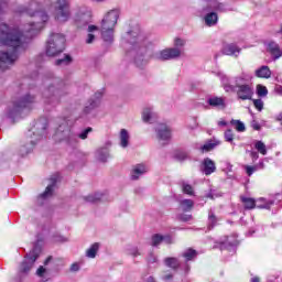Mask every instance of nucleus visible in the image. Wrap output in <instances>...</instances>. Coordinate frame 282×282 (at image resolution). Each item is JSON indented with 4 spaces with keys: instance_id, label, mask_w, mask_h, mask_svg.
<instances>
[{
    "instance_id": "nucleus-1",
    "label": "nucleus",
    "mask_w": 282,
    "mask_h": 282,
    "mask_svg": "<svg viewBox=\"0 0 282 282\" xmlns=\"http://www.w3.org/2000/svg\"><path fill=\"white\" fill-rule=\"evenodd\" d=\"M32 17V21L24 25L23 31L19 28L9 26L6 23L0 24V45L12 47V52H0V69H8V65H13L19 58V47L25 43V39H34L45 23L50 21L47 12L41 10L36 1H31L26 8L20 10Z\"/></svg>"
},
{
    "instance_id": "nucleus-2",
    "label": "nucleus",
    "mask_w": 282,
    "mask_h": 282,
    "mask_svg": "<svg viewBox=\"0 0 282 282\" xmlns=\"http://www.w3.org/2000/svg\"><path fill=\"white\" fill-rule=\"evenodd\" d=\"M216 76L220 78L223 83V87L225 91H236L239 100H252V96H254V88L249 84L250 75L242 73L241 75L235 78L236 85H230V79L221 72H217Z\"/></svg>"
},
{
    "instance_id": "nucleus-3",
    "label": "nucleus",
    "mask_w": 282,
    "mask_h": 282,
    "mask_svg": "<svg viewBox=\"0 0 282 282\" xmlns=\"http://www.w3.org/2000/svg\"><path fill=\"white\" fill-rule=\"evenodd\" d=\"M44 90L42 93L43 102L46 107H58L64 96H67L65 82L58 77L44 79Z\"/></svg>"
},
{
    "instance_id": "nucleus-4",
    "label": "nucleus",
    "mask_w": 282,
    "mask_h": 282,
    "mask_svg": "<svg viewBox=\"0 0 282 282\" xmlns=\"http://www.w3.org/2000/svg\"><path fill=\"white\" fill-rule=\"evenodd\" d=\"M118 19H120L119 9H112L104 15L99 26L104 43H113V33L116 32V25H118Z\"/></svg>"
},
{
    "instance_id": "nucleus-5",
    "label": "nucleus",
    "mask_w": 282,
    "mask_h": 282,
    "mask_svg": "<svg viewBox=\"0 0 282 282\" xmlns=\"http://www.w3.org/2000/svg\"><path fill=\"white\" fill-rule=\"evenodd\" d=\"M126 43L132 46V50H140L147 47V35L140 30L139 25L133 26L123 35Z\"/></svg>"
},
{
    "instance_id": "nucleus-6",
    "label": "nucleus",
    "mask_w": 282,
    "mask_h": 282,
    "mask_svg": "<svg viewBox=\"0 0 282 282\" xmlns=\"http://www.w3.org/2000/svg\"><path fill=\"white\" fill-rule=\"evenodd\" d=\"M53 8L54 19L57 23H67L72 19V9L68 0H55Z\"/></svg>"
},
{
    "instance_id": "nucleus-7",
    "label": "nucleus",
    "mask_w": 282,
    "mask_h": 282,
    "mask_svg": "<svg viewBox=\"0 0 282 282\" xmlns=\"http://www.w3.org/2000/svg\"><path fill=\"white\" fill-rule=\"evenodd\" d=\"M65 51V35L61 33L51 34L47 46L46 54L47 56H58V54H63Z\"/></svg>"
},
{
    "instance_id": "nucleus-8",
    "label": "nucleus",
    "mask_w": 282,
    "mask_h": 282,
    "mask_svg": "<svg viewBox=\"0 0 282 282\" xmlns=\"http://www.w3.org/2000/svg\"><path fill=\"white\" fill-rule=\"evenodd\" d=\"M36 102V97L32 94H26L13 102V108L9 111V118L19 116L24 109H32V105Z\"/></svg>"
},
{
    "instance_id": "nucleus-9",
    "label": "nucleus",
    "mask_w": 282,
    "mask_h": 282,
    "mask_svg": "<svg viewBox=\"0 0 282 282\" xmlns=\"http://www.w3.org/2000/svg\"><path fill=\"white\" fill-rule=\"evenodd\" d=\"M55 140H58L59 142H66V144H76L77 137L72 132V128L64 122L59 124L55 132Z\"/></svg>"
},
{
    "instance_id": "nucleus-10",
    "label": "nucleus",
    "mask_w": 282,
    "mask_h": 282,
    "mask_svg": "<svg viewBox=\"0 0 282 282\" xmlns=\"http://www.w3.org/2000/svg\"><path fill=\"white\" fill-rule=\"evenodd\" d=\"M184 55V51L182 48H164L158 53L152 55L154 61H175V58H180Z\"/></svg>"
},
{
    "instance_id": "nucleus-11",
    "label": "nucleus",
    "mask_w": 282,
    "mask_h": 282,
    "mask_svg": "<svg viewBox=\"0 0 282 282\" xmlns=\"http://www.w3.org/2000/svg\"><path fill=\"white\" fill-rule=\"evenodd\" d=\"M239 247V240L235 238L234 240H215L214 249L218 248V250H228V252L232 254H237V248Z\"/></svg>"
},
{
    "instance_id": "nucleus-12",
    "label": "nucleus",
    "mask_w": 282,
    "mask_h": 282,
    "mask_svg": "<svg viewBox=\"0 0 282 282\" xmlns=\"http://www.w3.org/2000/svg\"><path fill=\"white\" fill-rule=\"evenodd\" d=\"M206 7L199 11V18L207 25V28H213V0H203Z\"/></svg>"
},
{
    "instance_id": "nucleus-13",
    "label": "nucleus",
    "mask_w": 282,
    "mask_h": 282,
    "mask_svg": "<svg viewBox=\"0 0 282 282\" xmlns=\"http://www.w3.org/2000/svg\"><path fill=\"white\" fill-rule=\"evenodd\" d=\"M39 259V254L36 252H30L28 257L24 259V261L21 263L19 269L20 276H25L32 268H34V263H36V260Z\"/></svg>"
},
{
    "instance_id": "nucleus-14",
    "label": "nucleus",
    "mask_w": 282,
    "mask_h": 282,
    "mask_svg": "<svg viewBox=\"0 0 282 282\" xmlns=\"http://www.w3.org/2000/svg\"><path fill=\"white\" fill-rule=\"evenodd\" d=\"M156 138L161 144H167L171 140V129L169 126L161 123L155 129Z\"/></svg>"
},
{
    "instance_id": "nucleus-15",
    "label": "nucleus",
    "mask_w": 282,
    "mask_h": 282,
    "mask_svg": "<svg viewBox=\"0 0 282 282\" xmlns=\"http://www.w3.org/2000/svg\"><path fill=\"white\" fill-rule=\"evenodd\" d=\"M265 47H267V52L271 55L273 61H279V58H281L282 50L276 42L274 41L268 42L265 44Z\"/></svg>"
},
{
    "instance_id": "nucleus-16",
    "label": "nucleus",
    "mask_w": 282,
    "mask_h": 282,
    "mask_svg": "<svg viewBox=\"0 0 282 282\" xmlns=\"http://www.w3.org/2000/svg\"><path fill=\"white\" fill-rule=\"evenodd\" d=\"M50 184L46 186L45 191L40 195L42 199H47V197H52L54 195V188H56V184L58 182V174H55L50 177Z\"/></svg>"
},
{
    "instance_id": "nucleus-17",
    "label": "nucleus",
    "mask_w": 282,
    "mask_h": 282,
    "mask_svg": "<svg viewBox=\"0 0 282 282\" xmlns=\"http://www.w3.org/2000/svg\"><path fill=\"white\" fill-rule=\"evenodd\" d=\"M145 173H149V166H147V164L139 163L137 165H133L131 170V180H140V177H142V175H144Z\"/></svg>"
},
{
    "instance_id": "nucleus-18",
    "label": "nucleus",
    "mask_w": 282,
    "mask_h": 282,
    "mask_svg": "<svg viewBox=\"0 0 282 282\" xmlns=\"http://www.w3.org/2000/svg\"><path fill=\"white\" fill-rule=\"evenodd\" d=\"M100 98H102V91H98L95 94L94 98L89 99L84 108L85 113H90L93 109H96L98 105H100Z\"/></svg>"
},
{
    "instance_id": "nucleus-19",
    "label": "nucleus",
    "mask_w": 282,
    "mask_h": 282,
    "mask_svg": "<svg viewBox=\"0 0 282 282\" xmlns=\"http://www.w3.org/2000/svg\"><path fill=\"white\" fill-rule=\"evenodd\" d=\"M109 147H111V141H108L106 147L97 149L95 155L99 162H107V160H109Z\"/></svg>"
},
{
    "instance_id": "nucleus-20",
    "label": "nucleus",
    "mask_w": 282,
    "mask_h": 282,
    "mask_svg": "<svg viewBox=\"0 0 282 282\" xmlns=\"http://www.w3.org/2000/svg\"><path fill=\"white\" fill-rule=\"evenodd\" d=\"M223 54H225V56H235L237 58V56L241 54V47H238L235 43L226 44L223 47Z\"/></svg>"
},
{
    "instance_id": "nucleus-21",
    "label": "nucleus",
    "mask_w": 282,
    "mask_h": 282,
    "mask_svg": "<svg viewBox=\"0 0 282 282\" xmlns=\"http://www.w3.org/2000/svg\"><path fill=\"white\" fill-rule=\"evenodd\" d=\"M275 202L276 200L274 198L260 197L256 200V208L270 210V208H272V206H274Z\"/></svg>"
},
{
    "instance_id": "nucleus-22",
    "label": "nucleus",
    "mask_w": 282,
    "mask_h": 282,
    "mask_svg": "<svg viewBox=\"0 0 282 282\" xmlns=\"http://www.w3.org/2000/svg\"><path fill=\"white\" fill-rule=\"evenodd\" d=\"M254 75L257 78H271L272 77V70H270L269 66L262 65L258 69H256Z\"/></svg>"
},
{
    "instance_id": "nucleus-23",
    "label": "nucleus",
    "mask_w": 282,
    "mask_h": 282,
    "mask_svg": "<svg viewBox=\"0 0 282 282\" xmlns=\"http://www.w3.org/2000/svg\"><path fill=\"white\" fill-rule=\"evenodd\" d=\"M200 171L205 175H210L213 173V160L205 159L200 165Z\"/></svg>"
},
{
    "instance_id": "nucleus-24",
    "label": "nucleus",
    "mask_w": 282,
    "mask_h": 282,
    "mask_svg": "<svg viewBox=\"0 0 282 282\" xmlns=\"http://www.w3.org/2000/svg\"><path fill=\"white\" fill-rule=\"evenodd\" d=\"M197 250L188 248L182 253V257H184L186 263H188V261H195L197 259Z\"/></svg>"
},
{
    "instance_id": "nucleus-25",
    "label": "nucleus",
    "mask_w": 282,
    "mask_h": 282,
    "mask_svg": "<svg viewBox=\"0 0 282 282\" xmlns=\"http://www.w3.org/2000/svg\"><path fill=\"white\" fill-rule=\"evenodd\" d=\"M193 206H195V202H193V199L180 200V208L183 213H191V210H193Z\"/></svg>"
},
{
    "instance_id": "nucleus-26",
    "label": "nucleus",
    "mask_w": 282,
    "mask_h": 282,
    "mask_svg": "<svg viewBox=\"0 0 282 282\" xmlns=\"http://www.w3.org/2000/svg\"><path fill=\"white\" fill-rule=\"evenodd\" d=\"M164 263L166 268H171L172 270H178L180 268V260L177 258L167 257L164 259Z\"/></svg>"
},
{
    "instance_id": "nucleus-27",
    "label": "nucleus",
    "mask_w": 282,
    "mask_h": 282,
    "mask_svg": "<svg viewBox=\"0 0 282 282\" xmlns=\"http://www.w3.org/2000/svg\"><path fill=\"white\" fill-rule=\"evenodd\" d=\"M129 131L127 129H121L120 131V147L127 149L129 147Z\"/></svg>"
},
{
    "instance_id": "nucleus-28",
    "label": "nucleus",
    "mask_w": 282,
    "mask_h": 282,
    "mask_svg": "<svg viewBox=\"0 0 282 282\" xmlns=\"http://www.w3.org/2000/svg\"><path fill=\"white\" fill-rule=\"evenodd\" d=\"M241 202L246 210H252V208H257V200H254L253 198L241 197Z\"/></svg>"
},
{
    "instance_id": "nucleus-29",
    "label": "nucleus",
    "mask_w": 282,
    "mask_h": 282,
    "mask_svg": "<svg viewBox=\"0 0 282 282\" xmlns=\"http://www.w3.org/2000/svg\"><path fill=\"white\" fill-rule=\"evenodd\" d=\"M98 250H100V243L95 242L90 246V248L86 251V257L88 259H96V254H98Z\"/></svg>"
},
{
    "instance_id": "nucleus-30",
    "label": "nucleus",
    "mask_w": 282,
    "mask_h": 282,
    "mask_svg": "<svg viewBox=\"0 0 282 282\" xmlns=\"http://www.w3.org/2000/svg\"><path fill=\"white\" fill-rule=\"evenodd\" d=\"M155 118V112H153L152 108H145L142 112L143 122H151Z\"/></svg>"
},
{
    "instance_id": "nucleus-31",
    "label": "nucleus",
    "mask_w": 282,
    "mask_h": 282,
    "mask_svg": "<svg viewBox=\"0 0 282 282\" xmlns=\"http://www.w3.org/2000/svg\"><path fill=\"white\" fill-rule=\"evenodd\" d=\"M223 171L226 173L228 180H235V174H232V165L230 162H223Z\"/></svg>"
},
{
    "instance_id": "nucleus-32",
    "label": "nucleus",
    "mask_w": 282,
    "mask_h": 282,
    "mask_svg": "<svg viewBox=\"0 0 282 282\" xmlns=\"http://www.w3.org/2000/svg\"><path fill=\"white\" fill-rule=\"evenodd\" d=\"M195 149L200 151V153H210L213 151V140H208L205 144H196Z\"/></svg>"
},
{
    "instance_id": "nucleus-33",
    "label": "nucleus",
    "mask_w": 282,
    "mask_h": 282,
    "mask_svg": "<svg viewBox=\"0 0 282 282\" xmlns=\"http://www.w3.org/2000/svg\"><path fill=\"white\" fill-rule=\"evenodd\" d=\"M230 126L235 127L238 133H243V131H246V123H243L241 120L231 119Z\"/></svg>"
},
{
    "instance_id": "nucleus-34",
    "label": "nucleus",
    "mask_w": 282,
    "mask_h": 282,
    "mask_svg": "<svg viewBox=\"0 0 282 282\" xmlns=\"http://www.w3.org/2000/svg\"><path fill=\"white\" fill-rule=\"evenodd\" d=\"M89 19H90L89 13H84L80 17H77L76 23H77L78 28H83V25H88Z\"/></svg>"
},
{
    "instance_id": "nucleus-35",
    "label": "nucleus",
    "mask_w": 282,
    "mask_h": 282,
    "mask_svg": "<svg viewBox=\"0 0 282 282\" xmlns=\"http://www.w3.org/2000/svg\"><path fill=\"white\" fill-rule=\"evenodd\" d=\"M173 45H174V47H173L174 50H182L183 54H184V47L186 46V40H184L182 37H175Z\"/></svg>"
},
{
    "instance_id": "nucleus-36",
    "label": "nucleus",
    "mask_w": 282,
    "mask_h": 282,
    "mask_svg": "<svg viewBox=\"0 0 282 282\" xmlns=\"http://www.w3.org/2000/svg\"><path fill=\"white\" fill-rule=\"evenodd\" d=\"M254 149L258 151V153H261V155H268V148L263 141H256Z\"/></svg>"
},
{
    "instance_id": "nucleus-37",
    "label": "nucleus",
    "mask_w": 282,
    "mask_h": 282,
    "mask_svg": "<svg viewBox=\"0 0 282 282\" xmlns=\"http://www.w3.org/2000/svg\"><path fill=\"white\" fill-rule=\"evenodd\" d=\"M213 107L226 109V99L223 97H213Z\"/></svg>"
},
{
    "instance_id": "nucleus-38",
    "label": "nucleus",
    "mask_w": 282,
    "mask_h": 282,
    "mask_svg": "<svg viewBox=\"0 0 282 282\" xmlns=\"http://www.w3.org/2000/svg\"><path fill=\"white\" fill-rule=\"evenodd\" d=\"M213 10H214V12L215 11L216 12H227L228 11V9L226 8V4H224L217 0L213 1Z\"/></svg>"
},
{
    "instance_id": "nucleus-39",
    "label": "nucleus",
    "mask_w": 282,
    "mask_h": 282,
    "mask_svg": "<svg viewBox=\"0 0 282 282\" xmlns=\"http://www.w3.org/2000/svg\"><path fill=\"white\" fill-rule=\"evenodd\" d=\"M55 65H57V66L72 65V56L64 55L62 58H58V59L55 61Z\"/></svg>"
},
{
    "instance_id": "nucleus-40",
    "label": "nucleus",
    "mask_w": 282,
    "mask_h": 282,
    "mask_svg": "<svg viewBox=\"0 0 282 282\" xmlns=\"http://www.w3.org/2000/svg\"><path fill=\"white\" fill-rule=\"evenodd\" d=\"M128 254H130V257H140L142 254V252H140V249L135 246H130L128 249Z\"/></svg>"
},
{
    "instance_id": "nucleus-41",
    "label": "nucleus",
    "mask_w": 282,
    "mask_h": 282,
    "mask_svg": "<svg viewBox=\"0 0 282 282\" xmlns=\"http://www.w3.org/2000/svg\"><path fill=\"white\" fill-rule=\"evenodd\" d=\"M257 95L260 98H265V96H268V88L263 85H258L257 86Z\"/></svg>"
},
{
    "instance_id": "nucleus-42",
    "label": "nucleus",
    "mask_w": 282,
    "mask_h": 282,
    "mask_svg": "<svg viewBox=\"0 0 282 282\" xmlns=\"http://www.w3.org/2000/svg\"><path fill=\"white\" fill-rule=\"evenodd\" d=\"M224 138H225L226 142H229V144H232V142L235 140V133H232L231 129H228L225 131Z\"/></svg>"
},
{
    "instance_id": "nucleus-43",
    "label": "nucleus",
    "mask_w": 282,
    "mask_h": 282,
    "mask_svg": "<svg viewBox=\"0 0 282 282\" xmlns=\"http://www.w3.org/2000/svg\"><path fill=\"white\" fill-rule=\"evenodd\" d=\"M162 239H163L162 235L160 234L153 235L151 239V246H153L154 248L160 246V243H162Z\"/></svg>"
},
{
    "instance_id": "nucleus-44",
    "label": "nucleus",
    "mask_w": 282,
    "mask_h": 282,
    "mask_svg": "<svg viewBox=\"0 0 282 282\" xmlns=\"http://www.w3.org/2000/svg\"><path fill=\"white\" fill-rule=\"evenodd\" d=\"M85 199H86V202H89L90 204H96V202H100L101 195L100 194L89 195Z\"/></svg>"
},
{
    "instance_id": "nucleus-45",
    "label": "nucleus",
    "mask_w": 282,
    "mask_h": 282,
    "mask_svg": "<svg viewBox=\"0 0 282 282\" xmlns=\"http://www.w3.org/2000/svg\"><path fill=\"white\" fill-rule=\"evenodd\" d=\"M31 151H32V145H22L20 148V155L23 158L28 155V153H30Z\"/></svg>"
},
{
    "instance_id": "nucleus-46",
    "label": "nucleus",
    "mask_w": 282,
    "mask_h": 282,
    "mask_svg": "<svg viewBox=\"0 0 282 282\" xmlns=\"http://www.w3.org/2000/svg\"><path fill=\"white\" fill-rule=\"evenodd\" d=\"M245 170L249 177L252 176V174L258 171L256 165L253 166L245 165Z\"/></svg>"
},
{
    "instance_id": "nucleus-47",
    "label": "nucleus",
    "mask_w": 282,
    "mask_h": 282,
    "mask_svg": "<svg viewBox=\"0 0 282 282\" xmlns=\"http://www.w3.org/2000/svg\"><path fill=\"white\" fill-rule=\"evenodd\" d=\"M183 193H185L186 195H193V186H191V185H188V184H186V183H184L183 184Z\"/></svg>"
},
{
    "instance_id": "nucleus-48",
    "label": "nucleus",
    "mask_w": 282,
    "mask_h": 282,
    "mask_svg": "<svg viewBox=\"0 0 282 282\" xmlns=\"http://www.w3.org/2000/svg\"><path fill=\"white\" fill-rule=\"evenodd\" d=\"M253 105L258 111H263V100L261 99H253Z\"/></svg>"
},
{
    "instance_id": "nucleus-49",
    "label": "nucleus",
    "mask_w": 282,
    "mask_h": 282,
    "mask_svg": "<svg viewBox=\"0 0 282 282\" xmlns=\"http://www.w3.org/2000/svg\"><path fill=\"white\" fill-rule=\"evenodd\" d=\"M91 131H93L91 128H87L82 133L78 134V138H80V140H87V135H89Z\"/></svg>"
},
{
    "instance_id": "nucleus-50",
    "label": "nucleus",
    "mask_w": 282,
    "mask_h": 282,
    "mask_svg": "<svg viewBox=\"0 0 282 282\" xmlns=\"http://www.w3.org/2000/svg\"><path fill=\"white\" fill-rule=\"evenodd\" d=\"M148 263H158V256H155L153 252H150L148 254Z\"/></svg>"
},
{
    "instance_id": "nucleus-51",
    "label": "nucleus",
    "mask_w": 282,
    "mask_h": 282,
    "mask_svg": "<svg viewBox=\"0 0 282 282\" xmlns=\"http://www.w3.org/2000/svg\"><path fill=\"white\" fill-rule=\"evenodd\" d=\"M180 221H191L193 219V215L182 214L178 216Z\"/></svg>"
},
{
    "instance_id": "nucleus-52",
    "label": "nucleus",
    "mask_w": 282,
    "mask_h": 282,
    "mask_svg": "<svg viewBox=\"0 0 282 282\" xmlns=\"http://www.w3.org/2000/svg\"><path fill=\"white\" fill-rule=\"evenodd\" d=\"M6 10H8V2L1 1L0 2V17H2V14H6Z\"/></svg>"
},
{
    "instance_id": "nucleus-53",
    "label": "nucleus",
    "mask_w": 282,
    "mask_h": 282,
    "mask_svg": "<svg viewBox=\"0 0 282 282\" xmlns=\"http://www.w3.org/2000/svg\"><path fill=\"white\" fill-rule=\"evenodd\" d=\"M251 127L254 131H261V124L257 120L251 121Z\"/></svg>"
},
{
    "instance_id": "nucleus-54",
    "label": "nucleus",
    "mask_w": 282,
    "mask_h": 282,
    "mask_svg": "<svg viewBox=\"0 0 282 282\" xmlns=\"http://www.w3.org/2000/svg\"><path fill=\"white\" fill-rule=\"evenodd\" d=\"M162 241H164V243L171 245L173 243V237H171L170 235L162 236Z\"/></svg>"
},
{
    "instance_id": "nucleus-55",
    "label": "nucleus",
    "mask_w": 282,
    "mask_h": 282,
    "mask_svg": "<svg viewBox=\"0 0 282 282\" xmlns=\"http://www.w3.org/2000/svg\"><path fill=\"white\" fill-rule=\"evenodd\" d=\"M249 153L253 162H257V160H259V152L250 151Z\"/></svg>"
},
{
    "instance_id": "nucleus-56",
    "label": "nucleus",
    "mask_w": 282,
    "mask_h": 282,
    "mask_svg": "<svg viewBox=\"0 0 282 282\" xmlns=\"http://www.w3.org/2000/svg\"><path fill=\"white\" fill-rule=\"evenodd\" d=\"M78 270H80V264H78L77 262L70 265V272H78Z\"/></svg>"
},
{
    "instance_id": "nucleus-57",
    "label": "nucleus",
    "mask_w": 282,
    "mask_h": 282,
    "mask_svg": "<svg viewBox=\"0 0 282 282\" xmlns=\"http://www.w3.org/2000/svg\"><path fill=\"white\" fill-rule=\"evenodd\" d=\"M95 39H96V36L90 33L87 35L86 43L89 45V44L94 43Z\"/></svg>"
},
{
    "instance_id": "nucleus-58",
    "label": "nucleus",
    "mask_w": 282,
    "mask_h": 282,
    "mask_svg": "<svg viewBox=\"0 0 282 282\" xmlns=\"http://www.w3.org/2000/svg\"><path fill=\"white\" fill-rule=\"evenodd\" d=\"M256 169L257 171L265 169V163H263V161H260L258 164H256Z\"/></svg>"
},
{
    "instance_id": "nucleus-59",
    "label": "nucleus",
    "mask_w": 282,
    "mask_h": 282,
    "mask_svg": "<svg viewBox=\"0 0 282 282\" xmlns=\"http://www.w3.org/2000/svg\"><path fill=\"white\" fill-rule=\"evenodd\" d=\"M37 276H43V274H45V268L40 267L36 271Z\"/></svg>"
},
{
    "instance_id": "nucleus-60",
    "label": "nucleus",
    "mask_w": 282,
    "mask_h": 282,
    "mask_svg": "<svg viewBox=\"0 0 282 282\" xmlns=\"http://www.w3.org/2000/svg\"><path fill=\"white\" fill-rule=\"evenodd\" d=\"M218 21H219V18L217 17V13L213 12V25H217Z\"/></svg>"
},
{
    "instance_id": "nucleus-61",
    "label": "nucleus",
    "mask_w": 282,
    "mask_h": 282,
    "mask_svg": "<svg viewBox=\"0 0 282 282\" xmlns=\"http://www.w3.org/2000/svg\"><path fill=\"white\" fill-rule=\"evenodd\" d=\"M172 279H173L172 273H167V274L163 275V281H171Z\"/></svg>"
},
{
    "instance_id": "nucleus-62",
    "label": "nucleus",
    "mask_w": 282,
    "mask_h": 282,
    "mask_svg": "<svg viewBox=\"0 0 282 282\" xmlns=\"http://www.w3.org/2000/svg\"><path fill=\"white\" fill-rule=\"evenodd\" d=\"M55 241H59V242L64 243L65 241H67V238H65V237H63V236H57V237L55 238Z\"/></svg>"
},
{
    "instance_id": "nucleus-63",
    "label": "nucleus",
    "mask_w": 282,
    "mask_h": 282,
    "mask_svg": "<svg viewBox=\"0 0 282 282\" xmlns=\"http://www.w3.org/2000/svg\"><path fill=\"white\" fill-rule=\"evenodd\" d=\"M176 158H177V160H185L186 159V153H184V152H182V153H178V154H176Z\"/></svg>"
},
{
    "instance_id": "nucleus-64",
    "label": "nucleus",
    "mask_w": 282,
    "mask_h": 282,
    "mask_svg": "<svg viewBox=\"0 0 282 282\" xmlns=\"http://www.w3.org/2000/svg\"><path fill=\"white\" fill-rule=\"evenodd\" d=\"M98 26L97 25H89L88 26V32H97Z\"/></svg>"
}]
</instances>
